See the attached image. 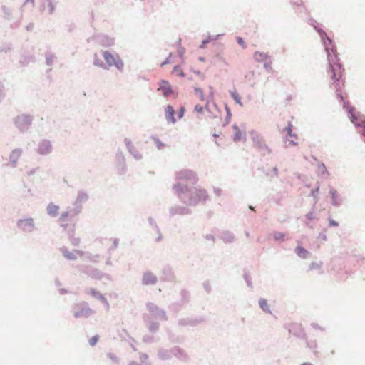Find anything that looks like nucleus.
Listing matches in <instances>:
<instances>
[{
	"mask_svg": "<svg viewBox=\"0 0 365 365\" xmlns=\"http://www.w3.org/2000/svg\"><path fill=\"white\" fill-rule=\"evenodd\" d=\"M175 110L173 106H168L165 109V118L169 123H175L176 119L174 117Z\"/></svg>",
	"mask_w": 365,
	"mask_h": 365,
	"instance_id": "obj_5",
	"label": "nucleus"
},
{
	"mask_svg": "<svg viewBox=\"0 0 365 365\" xmlns=\"http://www.w3.org/2000/svg\"><path fill=\"white\" fill-rule=\"evenodd\" d=\"M185 109L184 108H181L179 113H178V118H181L184 115Z\"/></svg>",
	"mask_w": 365,
	"mask_h": 365,
	"instance_id": "obj_23",
	"label": "nucleus"
},
{
	"mask_svg": "<svg viewBox=\"0 0 365 365\" xmlns=\"http://www.w3.org/2000/svg\"><path fill=\"white\" fill-rule=\"evenodd\" d=\"M297 255L301 258H307L308 257V251L301 246H298L295 249Z\"/></svg>",
	"mask_w": 365,
	"mask_h": 365,
	"instance_id": "obj_10",
	"label": "nucleus"
},
{
	"mask_svg": "<svg viewBox=\"0 0 365 365\" xmlns=\"http://www.w3.org/2000/svg\"><path fill=\"white\" fill-rule=\"evenodd\" d=\"M292 142L293 143V144H294V145H296V144H297V143H295V142H294V141H292Z\"/></svg>",
	"mask_w": 365,
	"mask_h": 365,
	"instance_id": "obj_34",
	"label": "nucleus"
},
{
	"mask_svg": "<svg viewBox=\"0 0 365 365\" xmlns=\"http://www.w3.org/2000/svg\"><path fill=\"white\" fill-rule=\"evenodd\" d=\"M256 29H257L256 27L250 28V29H249V31H248V32H247V34H250H250H251V33H252L253 34H256Z\"/></svg>",
	"mask_w": 365,
	"mask_h": 365,
	"instance_id": "obj_24",
	"label": "nucleus"
},
{
	"mask_svg": "<svg viewBox=\"0 0 365 365\" xmlns=\"http://www.w3.org/2000/svg\"><path fill=\"white\" fill-rule=\"evenodd\" d=\"M195 92L199 96V97L200 98L201 100H204L203 92H202V91L201 89L196 88L195 89Z\"/></svg>",
	"mask_w": 365,
	"mask_h": 365,
	"instance_id": "obj_21",
	"label": "nucleus"
},
{
	"mask_svg": "<svg viewBox=\"0 0 365 365\" xmlns=\"http://www.w3.org/2000/svg\"><path fill=\"white\" fill-rule=\"evenodd\" d=\"M285 130L287 131L288 135L297 139V135L294 133H292V125L291 123H289L288 126L285 128Z\"/></svg>",
	"mask_w": 365,
	"mask_h": 365,
	"instance_id": "obj_14",
	"label": "nucleus"
},
{
	"mask_svg": "<svg viewBox=\"0 0 365 365\" xmlns=\"http://www.w3.org/2000/svg\"><path fill=\"white\" fill-rule=\"evenodd\" d=\"M324 43L327 52L329 62L327 69V77L329 78L331 83L334 85L335 88L338 90L341 86L344 85L342 80L344 69L339 62L336 51L333 48H331V51H329V44H331V41L327 38V41H324Z\"/></svg>",
	"mask_w": 365,
	"mask_h": 365,
	"instance_id": "obj_1",
	"label": "nucleus"
},
{
	"mask_svg": "<svg viewBox=\"0 0 365 365\" xmlns=\"http://www.w3.org/2000/svg\"><path fill=\"white\" fill-rule=\"evenodd\" d=\"M173 73H175L178 76H184V73L182 68L179 66H176L173 68Z\"/></svg>",
	"mask_w": 365,
	"mask_h": 365,
	"instance_id": "obj_15",
	"label": "nucleus"
},
{
	"mask_svg": "<svg viewBox=\"0 0 365 365\" xmlns=\"http://www.w3.org/2000/svg\"><path fill=\"white\" fill-rule=\"evenodd\" d=\"M65 256L67 257L69 259H72L73 258L71 255H65Z\"/></svg>",
	"mask_w": 365,
	"mask_h": 365,
	"instance_id": "obj_31",
	"label": "nucleus"
},
{
	"mask_svg": "<svg viewBox=\"0 0 365 365\" xmlns=\"http://www.w3.org/2000/svg\"><path fill=\"white\" fill-rule=\"evenodd\" d=\"M232 139L237 142L242 139L243 133L241 130L235 125H232Z\"/></svg>",
	"mask_w": 365,
	"mask_h": 365,
	"instance_id": "obj_7",
	"label": "nucleus"
},
{
	"mask_svg": "<svg viewBox=\"0 0 365 365\" xmlns=\"http://www.w3.org/2000/svg\"><path fill=\"white\" fill-rule=\"evenodd\" d=\"M13 154H14V155H16V154L17 155H19V151H14Z\"/></svg>",
	"mask_w": 365,
	"mask_h": 365,
	"instance_id": "obj_32",
	"label": "nucleus"
},
{
	"mask_svg": "<svg viewBox=\"0 0 365 365\" xmlns=\"http://www.w3.org/2000/svg\"><path fill=\"white\" fill-rule=\"evenodd\" d=\"M259 304L260 305V307L264 311H269V309H268V304H267V300H265L264 299H262L261 300H259Z\"/></svg>",
	"mask_w": 365,
	"mask_h": 365,
	"instance_id": "obj_16",
	"label": "nucleus"
},
{
	"mask_svg": "<svg viewBox=\"0 0 365 365\" xmlns=\"http://www.w3.org/2000/svg\"><path fill=\"white\" fill-rule=\"evenodd\" d=\"M195 111L197 113H202L203 111V107L201 105H196L195 106Z\"/></svg>",
	"mask_w": 365,
	"mask_h": 365,
	"instance_id": "obj_20",
	"label": "nucleus"
},
{
	"mask_svg": "<svg viewBox=\"0 0 365 365\" xmlns=\"http://www.w3.org/2000/svg\"><path fill=\"white\" fill-rule=\"evenodd\" d=\"M349 113L350 114L349 118L351 121L357 127H361L363 129L365 128V119L364 116L357 115L352 107H349Z\"/></svg>",
	"mask_w": 365,
	"mask_h": 365,
	"instance_id": "obj_4",
	"label": "nucleus"
},
{
	"mask_svg": "<svg viewBox=\"0 0 365 365\" xmlns=\"http://www.w3.org/2000/svg\"><path fill=\"white\" fill-rule=\"evenodd\" d=\"M252 140H254V142H255L256 143H257L259 145V147H262V146H266L265 143H264V140L262 139V138H261L258 134L257 133H255L253 134V136H252Z\"/></svg>",
	"mask_w": 365,
	"mask_h": 365,
	"instance_id": "obj_12",
	"label": "nucleus"
},
{
	"mask_svg": "<svg viewBox=\"0 0 365 365\" xmlns=\"http://www.w3.org/2000/svg\"><path fill=\"white\" fill-rule=\"evenodd\" d=\"M279 235H280V237H282L284 236L283 234H279Z\"/></svg>",
	"mask_w": 365,
	"mask_h": 365,
	"instance_id": "obj_35",
	"label": "nucleus"
},
{
	"mask_svg": "<svg viewBox=\"0 0 365 365\" xmlns=\"http://www.w3.org/2000/svg\"><path fill=\"white\" fill-rule=\"evenodd\" d=\"M331 195H332V197H333L334 199H335L336 195V192L335 190H334V191H331Z\"/></svg>",
	"mask_w": 365,
	"mask_h": 365,
	"instance_id": "obj_30",
	"label": "nucleus"
},
{
	"mask_svg": "<svg viewBox=\"0 0 365 365\" xmlns=\"http://www.w3.org/2000/svg\"><path fill=\"white\" fill-rule=\"evenodd\" d=\"M68 217V213L67 212L63 213L61 215L59 220L62 222V226L66 225V224H65V222H66Z\"/></svg>",
	"mask_w": 365,
	"mask_h": 365,
	"instance_id": "obj_17",
	"label": "nucleus"
},
{
	"mask_svg": "<svg viewBox=\"0 0 365 365\" xmlns=\"http://www.w3.org/2000/svg\"><path fill=\"white\" fill-rule=\"evenodd\" d=\"M178 53L180 55V57H182V56L184 55L185 53V50L184 48H180L179 51H178Z\"/></svg>",
	"mask_w": 365,
	"mask_h": 365,
	"instance_id": "obj_27",
	"label": "nucleus"
},
{
	"mask_svg": "<svg viewBox=\"0 0 365 365\" xmlns=\"http://www.w3.org/2000/svg\"><path fill=\"white\" fill-rule=\"evenodd\" d=\"M94 64L98 66H103V63L100 60H96Z\"/></svg>",
	"mask_w": 365,
	"mask_h": 365,
	"instance_id": "obj_28",
	"label": "nucleus"
},
{
	"mask_svg": "<svg viewBox=\"0 0 365 365\" xmlns=\"http://www.w3.org/2000/svg\"><path fill=\"white\" fill-rule=\"evenodd\" d=\"M302 365H312V364H309V363H304V364H302Z\"/></svg>",
	"mask_w": 365,
	"mask_h": 365,
	"instance_id": "obj_33",
	"label": "nucleus"
},
{
	"mask_svg": "<svg viewBox=\"0 0 365 365\" xmlns=\"http://www.w3.org/2000/svg\"><path fill=\"white\" fill-rule=\"evenodd\" d=\"M48 12L50 14H52L54 10V6L52 4V3L50 1L48 5Z\"/></svg>",
	"mask_w": 365,
	"mask_h": 365,
	"instance_id": "obj_22",
	"label": "nucleus"
},
{
	"mask_svg": "<svg viewBox=\"0 0 365 365\" xmlns=\"http://www.w3.org/2000/svg\"><path fill=\"white\" fill-rule=\"evenodd\" d=\"M230 95L232 98L235 100V101L239 104L240 106H242V103L241 101V97L239 95V93L237 92L236 90L230 91Z\"/></svg>",
	"mask_w": 365,
	"mask_h": 365,
	"instance_id": "obj_11",
	"label": "nucleus"
},
{
	"mask_svg": "<svg viewBox=\"0 0 365 365\" xmlns=\"http://www.w3.org/2000/svg\"><path fill=\"white\" fill-rule=\"evenodd\" d=\"M254 57L258 61L267 60V58H269V56L267 53H264L259 51L255 53Z\"/></svg>",
	"mask_w": 365,
	"mask_h": 365,
	"instance_id": "obj_13",
	"label": "nucleus"
},
{
	"mask_svg": "<svg viewBox=\"0 0 365 365\" xmlns=\"http://www.w3.org/2000/svg\"><path fill=\"white\" fill-rule=\"evenodd\" d=\"M143 281L145 284H152L156 282V278L151 274L148 273L144 274Z\"/></svg>",
	"mask_w": 365,
	"mask_h": 365,
	"instance_id": "obj_8",
	"label": "nucleus"
},
{
	"mask_svg": "<svg viewBox=\"0 0 365 365\" xmlns=\"http://www.w3.org/2000/svg\"><path fill=\"white\" fill-rule=\"evenodd\" d=\"M103 56L108 66H115L118 70H122L123 63L118 54H112L108 51H104Z\"/></svg>",
	"mask_w": 365,
	"mask_h": 365,
	"instance_id": "obj_2",
	"label": "nucleus"
},
{
	"mask_svg": "<svg viewBox=\"0 0 365 365\" xmlns=\"http://www.w3.org/2000/svg\"><path fill=\"white\" fill-rule=\"evenodd\" d=\"M158 91H160L165 96H168L173 93L170 83L165 81L160 82Z\"/></svg>",
	"mask_w": 365,
	"mask_h": 365,
	"instance_id": "obj_6",
	"label": "nucleus"
},
{
	"mask_svg": "<svg viewBox=\"0 0 365 365\" xmlns=\"http://www.w3.org/2000/svg\"><path fill=\"white\" fill-rule=\"evenodd\" d=\"M264 67L267 68V69H271V62L269 63H264Z\"/></svg>",
	"mask_w": 365,
	"mask_h": 365,
	"instance_id": "obj_29",
	"label": "nucleus"
},
{
	"mask_svg": "<svg viewBox=\"0 0 365 365\" xmlns=\"http://www.w3.org/2000/svg\"><path fill=\"white\" fill-rule=\"evenodd\" d=\"M92 313V310L88 307L85 302L77 304L75 306L74 316L76 318L88 317Z\"/></svg>",
	"mask_w": 365,
	"mask_h": 365,
	"instance_id": "obj_3",
	"label": "nucleus"
},
{
	"mask_svg": "<svg viewBox=\"0 0 365 365\" xmlns=\"http://www.w3.org/2000/svg\"><path fill=\"white\" fill-rule=\"evenodd\" d=\"M98 341V336H94L90 339L89 344L91 346H94L97 343Z\"/></svg>",
	"mask_w": 365,
	"mask_h": 365,
	"instance_id": "obj_19",
	"label": "nucleus"
},
{
	"mask_svg": "<svg viewBox=\"0 0 365 365\" xmlns=\"http://www.w3.org/2000/svg\"><path fill=\"white\" fill-rule=\"evenodd\" d=\"M236 40L237 43L240 45L242 48H246V44L242 37L238 36L236 38Z\"/></svg>",
	"mask_w": 365,
	"mask_h": 365,
	"instance_id": "obj_18",
	"label": "nucleus"
},
{
	"mask_svg": "<svg viewBox=\"0 0 365 365\" xmlns=\"http://www.w3.org/2000/svg\"><path fill=\"white\" fill-rule=\"evenodd\" d=\"M58 210L59 207L53 204H50L47 207V212L48 215L53 217L57 215V214L58 213Z\"/></svg>",
	"mask_w": 365,
	"mask_h": 365,
	"instance_id": "obj_9",
	"label": "nucleus"
},
{
	"mask_svg": "<svg viewBox=\"0 0 365 365\" xmlns=\"http://www.w3.org/2000/svg\"><path fill=\"white\" fill-rule=\"evenodd\" d=\"M23 222L27 223V224H31L32 220H20L19 225L22 224Z\"/></svg>",
	"mask_w": 365,
	"mask_h": 365,
	"instance_id": "obj_26",
	"label": "nucleus"
},
{
	"mask_svg": "<svg viewBox=\"0 0 365 365\" xmlns=\"http://www.w3.org/2000/svg\"><path fill=\"white\" fill-rule=\"evenodd\" d=\"M170 56H171V55H170L169 58H168L164 62L161 63L160 66H163L165 64L170 63Z\"/></svg>",
	"mask_w": 365,
	"mask_h": 365,
	"instance_id": "obj_25",
	"label": "nucleus"
}]
</instances>
